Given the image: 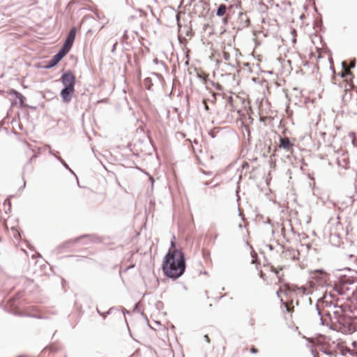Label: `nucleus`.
<instances>
[{"mask_svg":"<svg viewBox=\"0 0 357 357\" xmlns=\"http://www.w3.org/2000/svg\"><path fill=\"white\" fill-rule=\"evenodd\" d=\"M216 89H218L219 91H222V86L220 84H216Z\"/></svg>","mask_w":357,"mask_h":357,"instance_id":"nucleus-35","label":"nucleus"},{"mask_svg":"<svg viewBox=\"0 0 357 357\" xmlns=\"http://www.w3.org/2000/svg\"><path fill=\"white\" fill-rule=\"evenodd\" d=\"M325 275L326 273L321 269L314 270L311 273V278L317 280V282H320L321 280H323Z\"/></svg>","mask_w":357,"mask_h":357,"instance_id":"nucleus-13","label":"nucleus"},{"mask_svg":"<svg viewBox=\"0 0 357 357\" xmlns=\"http://www.w3.org/2000/svg\"><path fill=\"white\" fill-rule=\"evenodd\" d=\"M323 302V298L318 299L317 303L315 305V309L317 312V315L319 317L320 324L322 326H328V321L326 318L324 317L323 312L324 310L322 309L323 306L321 304Z\"/></svg>","mask_w":357,"mask_h":357,"instance_id":"nucleus-8","label":"nucleus"},{"mask_svg":"<svg viewBox=\"0 0 357 357\" xmlns=\"http://www.w3.org/2000/svg\"><path fill=\"white\" fill-rule=\"evenodd\" d=\"M347 61H344L342 62V68L345 70L344 73H342L341 76L342 77H344L345 76L349 75H351V73L348 71V68H347Z\"/></svg>","mask_w":357,"mask_h":357,"instance_id":"nucleus-21","label":"nucleus"},{"mask_svg":"<svg viewBox=\"0 0 357 357\" xmlns=\"http://www.w3.org/2000/svg\"><path fill=\"white\" fill-rule=\"evenodd\" d=\"M63 57L64 56L58 52L55 55L52 56V58L48 61V63L43 66V68H52L53 67L56 66Z\"/></svg>","mask_w":357,"mask_h":357,"instance_id":"nucleus-9","label":"nucleus"},{"mask_svg":"<svg viewBox=\"0 0 357 357\" xmlns=\"http://www.w3.org/2000/svg\"><path fill=\"white\" fill-rule=\"evenodd\" d=\"M74 93V87L64 86L60 92V96L62 99V101L64 103H69L72 100Z\"/></svg>","mask_w":357,"mask_h":357,"instance_id":"nucleus-5","label":"nucleus"},{"mask_svg":"<svg viewBox=\"0 0 357 357\" xmlns=\"http://www.w3.org/2000/svg\"><path fill=\"white\" fill-rule=\"evenodd\" d=\"M323 314H324V317L328 319V324H329L330 321H331V317L330 312H328V311L324 310Z\"/></svg>","mask_w":357,"mask_h":357,"instance_id":"nucleus-24","label":"nucleus"},{"mask_svg":"<svg viewBox=\"0 0 357 357\" xmlns=\"http://www.w3.org/2000/svg\"><path fill=\"white\" fill-rule=\"evenodd\" d=\"M347 330L351 334L357 331V318L348 323Z\"/></svg>","mask_w":357,"mask_h":357,"instance_id":"nucleus-15","label":"nucleus"},{"mask_svg":"<svg viewBox=\"0 0 357 357\" xmlns=\"http://www.w3.org/2000/svg\"><path fill=\"white\" fill-rule=\"evenodd\" d=\"M306 298L308 301L309 303L311 305L312 304V299H311V298L307 297Z\"/></svg>","mask_w":357,"mask_h":357,"instance_id":"nucleus-42","label":"nucleus"},{"mask_svg":"<svg viewBox=\"0 0 357 357\" xmlns=\"http://www.w3.org/2000/svg\"><path fill=\"white\" fill-rule=\"evenodd\" d=\"M356 93H357V87H356Z\"/></svg>","mask_w":357,"mask_h":357,"instance_id":"nucleus-54","label":"nucleus"},{"mask_svg":"<svg viewBox=\"0 0 357 357\" xmlns=\"http://www.w3.org/2000/svg\"><path fill=\"white\" fill-rule=\"evenodd\" d=\"M60 80L64 86L75 88L76 77L71 70L64 71L61 76Z\"/></svg>","mask_w":357,"mask_h":357,"instance_id":"nucleus-2","label":"nucleus"},{"mask_svg":"<svg viewBox=\"0 0 357 357\" xmlns=\"http://www.w3.org/2000/svg\"><path fill=\"white\" fill-rule=\"evenodd\" d=\"M339 229L342 230L343 227L340 222H337L335 228H331L330 231V241L335 246H338L340 243L342 234L338 231Z\"/></svg>","mask_w":357,"mask_h":357,"instance_id":"nucleus-3","label":"nucleus"},{"mask_svg":"<svg viewBox=\"0 0 357 357\" xmlns=\"http://www.w3.org/2000/svg\"><path fill=\"white\" fill-rule=\"evenodd\" d=\"M249 167V164H248V162H243V165H242V167H243V169H245V168H247V167Z\"/></svg>","mask_w":357,"mask_h":357,"instance_id":"nucleus-32","label":"nucleus"},{"mask_svg":"<svg viewBox=\"0 0 357 357\" xmlns=\"http://www.w3.org/2000/svg\"><path fill=\"white\" fill-rule=\"evenodd\" d=\"M250 351L252 354H257V353H258V349L253 347L251 348Z\"/></svg>","mask_w":357,"mask_h":357,"instance_id":"nucleus-31","label":"nucleus"},{"mask_svg":"<svg viewBox=\"0 0 357 357\" xmlns=\"http://www.w3.org/2000/svg\"><path fill=\"white\" fill-rule=\"evenodd\" d=\"M204 107H205V109L208 111V110L209 109L208 106L206 104V102H204Z\"/></svg>","mask_w":357,"mask_h":357,"instance_id":"nucleus-41","label":"nucleus"},{"mask_svg":"<svg viewBox=\"0 0 357 357\" xmlns=\"http://www.w3.org/2000/svg\"><path fill=\"white\" fill-rule=\"evenodd\" d=\"M250 326H254V324H255L254 319H252V318L250 319Z\"/></svg>","mask_w":357,"mask_h":357,"instance_id":"nucleus-37","label":"nucleus"},{"mask_svg":"<svg viewBox=\"0 0 357 357\" xmlns=\"http://www.w3.org/2000/svg\"><path fill=\"white\" fill-rule=\"evenodd\" d=\"M49 153L53 155L66 169H70L68 165L61 157L57 156L51 149H50Z\"/></svg>","mask_w":357,"mask_h":357,"instance_id":"nucleus-19","label":"nucleus"},{"mask_svg":"<svg viewBox=\"0 0 357 357\" xmlns=\"http://www.w3.org/2000/svg\"><path fill=\"white\" fill-rule=\"evenodd\" d=\"M291 258L294 260L298 259V258H299V252H298V251H297V250H292Z\"/></svg>","mask_w":357,"mask_h":357,"instance_id":"nucleus-23","label":"nucleus"},{"mask_svg":"<svg viewBox=\"0 0 357 357\" xmlns=\"http://www.w3.org/2000/svg\"><path fill=\"white\" fill-rule=\"evenodd\" d=\"M36 155H33L31 156V158H30V160H29V162H31V161L32 160V159H33V158H36Z\"/></svg>","mask_w":357,"mask_h":357,"instance_id":"nucleus-43","label":"nucleus"},{"mask_svg":"<svg viewBox=\"0 0 357 357\" xmlns=\"http://www.w3.org/2000/svg\"><path fill=\"white\" fill-rule=\"evenodd\" d=\"M204 185H209V183H208V182H205V183H204Z\"/></svg>","mask_w":357,"mask_h":357,"instance_id":"nucleus-45","label":"nucleus"},{"mask_svg":"<svg viewBox=\"0 0 357 357\" xmlns=\"http://www.w3.org/2000/svg\"><path fill=\"white\" fill-rule=\"evenodd\" d=\"M153 75H155V76H157V75H158V74H157V73H153Z\"/></svg>","mask_w":357,"mask_h":357,"instance_id":"nucleus-51","label":"nucleus"},{"mask_svg":"<svg viewBox=\"0 0 357 357\" xmlns=\"http://www.w3.org/2000/svg\"><path fill=\"white\" fill-rule=\"evenodd\" d=\"M197 76H198L200 79H203V80H206V77H207V75H204V76H202V75H200L199 74H197Z\"/></svg>","mask_w":357,"mask_h":357,"instance_id":"nucleus-33","label":"nucleus"},{"mask_svg":"<svg viewBox=\"0 0 357 357\" xmlns=\"http://www.w3.org/2000/svg\"><path fill=\"white\" fill-rule=\"evenodd\" d=\"M77 33V28L75 26H73L70 29V31L68 32V34L67 36L66 40L69 41H72V43H74L75 36Z\"/></svg>","mask_w":357,"mask_h":357,"instance_id":"nucleus-17","label":"nucleus"},{"mask_svg":"<svg viewBox=\"0 0 357 357\" xmlns=\"http://www.w3.org/2000/svg\"><path fill=\"white\" fill-rule=\"evenodd\" d=\"M356 61L355 59L351 61L349 64V68H354L356 66Z\"/></svg>","mask_w":357,"mask_h":357,"instance_id":"nucleus-26","label":"nucleus"},{"mask_svg":"<svg viewBox=\"0 0 357 357\" xmlns=\"http://www.w3.org/2000/svg\"><path fill=\"white\" fill-rule=\"evenodd\" d=\"M185 268L184 253L178 249H169L162 261V269L164 275L175 280L183 275Z\"/></svg>","mask_w":357,"mask_h":357,"instance_id":"nucleus-1","label":"nucleus"},{"mask_svg":"<svg viewBox=\"0 0 357 357\" xmlns=\"http://www.w3.org/2000/svg\"><path fill=\"white\" fill-rule=\"evenodd\" d=\"M96 311H97V312H98V314H99V312H101L98 310V307L96 308Z\"/></svg>","mask_w":357,"mask_h":357,"instance_id":"nucleus-46","label":"nucleus"},{"mask_svg":"<svg viewBox=\"0 0 357 357\" xmlns=\"http://www.w3.org/2000/svg\"><path fill=\"white\" fill-rule=\"evenodd\" d=\"M204 339L206 340V341L208 342V343H210L211 340H210V338L207 335H205L204 336Z\"/></svg>","mask_w":357,"mask_h":357,"instance_id":"nucleus-36","label":"nucleus"},{"mask_svg":"<svg viewBox=\"0 0 357 357\" xmlns=\"http://www.w3.org/2000/svg\"><path fill=\"white\" fill-rule=\"evenodd\" d=\"M218 234H216V235L215 236V238H218Z\"/></svg>","mask_w":357,"mask_h":357,"instance_id":"nucleus-53","label":"nucleus"},{"mask_svg":"<svg viewBox=\"0 0 357 357\" xmlns=\"http://www.w3.org/2000/svg\"><path fill=\"white\" fill-rule=\"evenodd\" d=\"M114 50H115V45H113L112 51H114Z\"/></svg>","mask_w":357,"mask_h":357,"instance_id":"nucleus-47","label":"nucleus"},{"mask_svg":"<svg viewBox=\"0 0 357 357\" xmlns=\"http://www.w3.org/2000/svg\"><path fill=\"white\" fill-rule=\"evenodd\" d=\"M346 282H347V283H348V284H351V283H352V282H351V279H350V278H347V279L346 280Z\"/></svg>","mask_w":357,"mask_h":357,"instance_id":"nucleus-39","label":"nucleus"},{"mask_svg":"<svg viewBox=\"0 0 357 357\" xmlns=\"http://www.w3.org/2000/svg\"><path fill=\"white\" fill-rule=\"evenodd\" d=\"M333 351L334 349L332 348V345H330L328 347H322L321 348V352L330 356H333Z\"/></svg>","mask_w":357,"mask_h":357,"instance_id":"nucleus-18","label":"nucleus"},{"mask_svg":"<svg viewBox=\"0 0 357 357\" xmlns=\"http://www.w3.org/2000/svg\"><path fill=\"white\" fill-rule=\"evenodd\" d=\"M223 58L225 60L228 61L230 58V55L228 52H224Z\"/></svg>","mask_w":357,"mask_h":357,"instance_id":"nucleus-27","label":"nucleus"},{"mask_svg":"<svg viewBox=\"0 0 357 357\" xmlns=\"http://www.w3.org/2000/svg\"><path fill=\"white\" fill-rule=\"evenodd\" d=\"M229 17L227 15L222 18V22L226 24L228 22Z\"/></svg>","mask_w":357,"mask_h":357,"instance_id":"nucleus-30","label":"nucleus"},{"mask_svg":"<svg viewBox=\"0 0 357 357\" xmlns=\"http://www.w3.org/2000/svg\"><path fill=\"white\" fill-rule=\"evenodd\" d=\"M114 310V307H110L107 312H99V314L102 317V318L105 319L107 315L111 314L112 313V311Z\"/></svg>","mask_w":357,"mask_h":357,"instance_id":"nucleus-22","label":"nucleus"},{"mask_svg":"<svg viewBox=\"0 0 357 357\" xmlns=\"http://www.w3.org/2000/svg\"><path fill=\"white\" fill-rule=\"evenodd\" d=\"M274 272H275V273L277 275V276H278V278H280V275H279V274H280V271H277V270H275V271H274Z\"/></svg>","mask_w":357,"mask_h":357,"instance_id":"nucleus-40","label":"nucleus"},{"mask_svg":"<svg viewBox=\"0 0 357 357\" xmlns=\"http://www.w3.org/2000/svg\"><path fill=\"white\" fill-rule=\"evenodd\" d=\"M227 9V6L225 4H224V3L220 4L216 10V15L218 17L224 16L226 14Z\"/></svg>","mask_w":357,"mask_h":357,"instance_id":"nucleus-16","label":"nucleus"},{"mask_svg":"<svg viewBox=\"0 0 357 357\" xmlns=\"http://www.w3.org/2000/svg\"><path fill=\"white\" fill-rule=\"evenodd\" d=\"M314 286L310 284L309 285H304L301 287L296 286L294 288V291L296 295L301 297L307 296L312 293Z\"/></svg>","mask_w":357,"mask_h":357,"instance_id":"nucleus-7","label":"nucleus"},{"mask_svg":"<svg viewBox=\"0 0 357 357\" xmlns=\"http://www.w3.org/2000/svg\"><path fill=\"white\" fill-rule=\"evenodd\" d=\"M284 307L286 308V310L288 312H291L292 311V308L289 307L287 303L283 302Z\"/></svg>","mask_w":357,"mask_h":357,"instance_id":"nucleus-25","label":"nucleus"},{"mask_svg":"<svg viewBox=\"0 0 357 357\" xmlns=\"http://www.w3.org/2000/svg\"><path fill=\"white\" fill-rule=\"evenodd\" d=\"M144 85L147 90H151L153 86L152 79L151 77H146L144 79Z\"/></svg>","mask_w":357,"mask_h":357,"instance_id":"nucleus-20","label":"nucleus"},{"mask_svg":"<svg viewBox=\"0 0 357 357\" xmlns=\"http://www.w3.org/2000/svg\"><path fill=\"white\" fill-rule=\"evenodd\" d=\"M72 174L75 175V176L77 178V176L75 174V172L70 168V169H68Z\"/></svg>","mask_w":357,"mask_h":357,"instance_id":"nucleus-38","label":"nucleus"},{"mask_svg":"<svg viewBox=\"0 0 357 357\" xmlns=\"http://www.w3.org/2000/svg\"><path fill=\"white\" fill-rule=\"evenodd\" d=\"M25 185H26V183H25V181H24V183H23L22 188H24V187H25Z\"/></svg>","mask_w":357,"mask_h":357,"instance_id":"nucleus-48","label":"nucleus"},{"mask_svg":"<svg viewBox=\"0 0 357 357\" xmlns=\"http://www.w3.org/2000/svg\"><path fill=\"white\" fill-rule=\"evenodd\" d=\"M322 136H324L326 135L325 132H321Z\"/></svg>","mask_w":357,"mask_h":357,"instance_id":"nucleus-52","label":"nucleus"},{"mask_svg":"<svg viewBox=\"0 0 357 357\" xmlns=\"http://www.w3.org/2000/svg\"><path fill=\"white\" fill-rule=\"evenodd\" d=\"M92 238L93 237L91 235H82L79 237L67 241L63 243V246L64 248H69L70 245L77 243L80 241L82 242L83 245H86L88 243V241H92Z\"/></svg>","mask_w":357,"mask_h":357,"instance_id":"nucleus-6","label":"nucleus"},{"mask_svg":"<svg viewBox=\"0 0 357 357\" xmlns=\"http://www.w3.org/2000/svg\"><path fill=\"white\" fill-rule=\"evenodd\" d=\"M20 293H18L17 295H15L14 297L9 299V304L10 307V312L16 314L17 313V309L18 307L19 303H17V300L20 297Z\"/></svg>","mask_w":357,"mask_h":357,"instance_id":"nucleus-10","label":"nucleus"},{"mask_svg":"<svg viewBox=\"0 0 357 357\" xmlns=\"http://www.w3.org/2000/svg\"><path fill=\"white\" fill-rule=\"evenodd\" d=\"M10 95L14 96L15 98L19 100V103H20V105L21 107H25L24 102V100L26 99V98L21 93L18 92L16 90L11 89V91L10 92Z\"/></svg>","mask_w":357,"mask_h":357,"instance_id":"nucleus-12","label":"nucleus"},{"mask_svg":"<svg viewBox=\"0 0 357 357\" xmlns=\"http://www.w3.org/2000/svg\"><path fill=\"white\" fill-rule=\"evenodd\" d=\"M269 249L273 250V246L270 245H269Z\"/></svg>","mask_w":357,"mask_h":357,"instance_id":"nucleus-50","label":"nucleus"},{"mask_svg":"<svg viewBox=\"0 0 357 357\" xmlns=\"http://www.w3.org/2000/svg\"><path fill=\"white\" fill-rule=\"evenodd\" d=\"M341 312H342V310H335L333 312L335 316H340L341 315Z\"/></svg>","mask_w":357,"mask_h":357,"instance_id":"nucleus-29","label":"nucleus"},{"mask_svg":"<svg viewBox=\"0 0 357 357\" xmlns=\"http://www.w3.org/2000/svg\"><path fill=\"white\" fill-rule=\"evenodd\" d=\"M311 353H312V354L313 355L314 357H317V352L315 350L312 349L311 350Z\"/></svg>","mask_w":357,"mask_h":357,"instance_id":"nucleus-34","label":"nucleus"},{"mask_svg":"<svg viewBox=\"0 0 357 357\" xmlns=\"http://www.w3.org/2000/svg\"><path fill=\"white\" fill-rule=\"evenodd\" d=\"M321 304L322 305V306L324 307V305L328 307V306H331V303L330 302H328V301H324L323 300V302H321Z\"/></svg>","mask_w":357,"mask_h":357,"instance_id":"nucleus-28","label":"nucleus"},{"mask_svg":"<svg viewBox=\"0 0 357 357\" xmlns=\"http://www.w3.org/2000/svg\"><path fill=\"white\" fill-rule=\"evenodd\" d=\"M280 146L284 149L289 150L292 147L293 144L288 137H280Z\"/></svg>","mask_w":357,"mask_h":357,"instance_id":"nucleus-14","label":"nucleus"},{"mask_svg":"<svg viewBox=\"0 0 357 357\" xmlns=\"http://www.w3.org/2000/svg\"><path fill=\"white\" fill-rule=\"evenodd\" d=\"M153 61H154L155 63H158V59H154V60H153Z\"/></svg>","mask_w":357,"mask_h":357,"instance_id":"nucleus-49","label":"nucleus"},{"mask_svg":"<svg viewBox=\"0 0 357 357\" xmlns=\"http://www.w3.org/2000/svg\"><path fill=\"white\" fill-rule=\"evenodd\" d=\"M73 45V43H72V41L70 42V41H69V40L66 39L63 45H62L61 49L59 50V52L61 55L65 56L69 52V51L70 50Z\"/></svg>","mask_w":357,"mask_h":357,"instance_id":"nucleus-11","label":"nucleus"},{"mask_svg":"<svg viewBox=\"0 0 357 357\" xmlns=\"http://www.w3.org/2000/svg\"><path fill=\"white\" fill-rule=\"evenodd\" d=\"M150 180L151 181L152 183H153V178L152 177H150Z\"/></svg>","mask_w":357,"mask_h":357,"instance_id":"nucleus-44","label":"nucleus"},{"mask_svg":"<svg viewBox=\"0 0 357 357\" xmlns=\"http://www.w3.org/2000/svg\"><path fill=\"white\" fill-rule=\"evenodd\" d=\"M333 351V356L337 357L338 355L346 356L347 354H353L354 351L347 347L340 344L339 343L335 344V342L332 344Z\"/></svg>","mask_w":357,"mask_h":357,"instance_id":"nucleus-4","label":"nucleus"}]
</instances>
